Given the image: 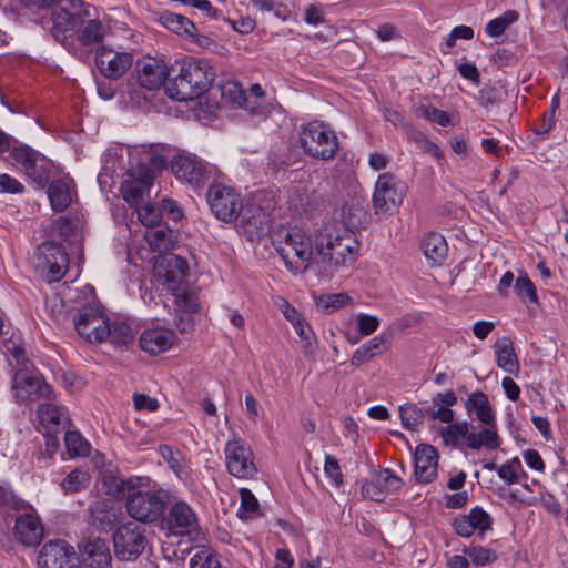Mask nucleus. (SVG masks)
I'll list each match as a JSON object with an SVG mask.
<instances>
[{"mask_svg": "<svg viewBox=\"0 0 568 568\" xmlns=\"http://www.w3.org/2000/svg\"><path fill=\"white\" fill-rule=\"evenodd\" d=\"M73 189V180L68 176L53 180L48 184L47 194L50 200L51 207L55 212H62L70 206L74 195Z\"/></svg>", "mask_w": 568, "mask_h": 568, "instance_id": "a878e982", "label": "nucleus"}, {"mask_svg": "<svg viewBox=\"0 0 568 568\" xmlns=\"http://www.w3.org/2000/svg\"><path fill=\"white\" fill-rule=\"evenodd\" d=\"M454 529L462 537H470L475 529L467 516H458L454 520Z\"/></svg>", "mask_w": 568, "mask_h": 568, "instance_id": "e2e57ef3", "label": "nucleus"}, {"mask_svg": "<svg viewBox=\"0 0 568 568\" xmlns=\"http://www.w3.org/2000/svg\"><path fill=\"white\" fill-rule=\"evenodd\" d=\"M405 185L394 174L386 172L378 175L373 194V207L377 215H388L403 202Z\"/></svg>", "mask_w": 568, "mask_h": 568, "instance_id": "423d86ee", "label": "nucleus"}, {"mask_svg": "<svg viewBox=\"0 0 568 568\" xmlns=\"http://www.w3.org/2000/svg\"><path fill=\"white\" fill-rule=\"evenodd\" d=\"M0 506L23 510L26 505L23 501L18 500L12 491L0 487Z\"/></svg>", "mask_w": 568, "mask_h": 568, "instance_id": "0e129e2a", "label": "nucleus"}, {"mask_svg": "<svg viewBox=\"0 0 568 568\" xmlns=\"http://www.w3.org/2000/svg\"><path fill=\"white\" fill-rule=\"evenodd\" d=\"M175 339L173 331L153 328L144 331L140 336V346L150 355H158L171 348Z\"/></svg>", "mask_w": 568, "mask_h": 568, "instance_id": "393cba45", "label": "nucleus"}, {"mask_svg": "<svg viewBox=\"0 0 568 568\" xmlns=\"http://www.w3.org/2000/svg\"><path fill=\"white\" fill-rule=\"evenodd\" d=\"M175 296L176 305L184 312L195 313L199 310V304L193 294L185 291L184 285L180 291L172 292Z\"/></svg>", "mask_w": 568, "mask_h": 568, "instance_id": "8fccbe9b", "label": "nucleus"}, {"mask_svg": "<svg viewBox=\"0 0 568 568\" xmlns=\"http://www.w3.org/2000/svg\"><path fill=\"white\" fill-rule=\"evenodd\" d=\"M172 171L178 179L194 187L204 185L211 178L213 168L192 154H179L172 160Z\"/></svg>", "mask_w": 568, "mask_h": 568, "instance_id": "2eb2a0df", "label": "nucleus"}, {"mask_svg": "<svg viewBox=\"0 0 568 568\" xmlns=\"http://www.w3.org/2000/svg\"><path fill=\"white\" fill-rule=\"evenodd\" d=\"M166 503L168 496L163 490H134L129 493L125 507L136 521L153 523L163 517Z\"/></svg>", "mask_w": 568, "mask_h": 568, "instance_id": "39448f33", "label": "nucleus"}, {"mask_svg": "<svg viewBox=\"0 0 568 568\" xmlns=\"http://www.w3.org/2000/svg\"><path fill=\"white\" fill-rule=\"evenodd\" d=\"M139 221L149 230L161 224L162 211L149 202L135 207Z\"/></svg>", "mask_w": 568, "mask_h": 568, "instance_id": "ea45409f", "label": "nucleus"}, {"mask_svg": "<svg viewBox=\"0 0 568 568\" xmlns=\"http://www.w3.org/2000/svg\"><path fill=\"white\" fill-rule=\"evenodd\" d=\"M295 332L301 339L305 357L314 359L317 349V342L311 326L305 322L302 325H298V327L295 328Z\"/></svg>", "mask_w": 568, "mask_h": 568, "instance_id": "79ce46f5", "label": "nucleus"}, {"mask_svg": "<svg viewBox=\"0 0 568 568\" xmlns=\"http://www.w3.org/2000/svg\"><path fill=\"white\" fill-rule=\"evenodd\" d=\"M160 22L170 31L194 38L196 27L195 24L186 17L173 13V12H163L160 17Z\"/></svg>", "mask_w": 568, "mask_h": 568, "instance_id": "72a5a7b5", "label": "nucleus"}, {"mask_svg": "<svg viewBox=\"0 0 568 568\" xmlns=\"http://www.w3.org/2000/svg\"><path fill=\"white\" fill-rule=\"evenodd\" d=\"M113 546L120 560H134L146 546L144 530L134 523H126L115 530Z\"/></svg>", "mask_w": 568, "mask_h": 568, "instance_id": "ddd939ff", "label": "nucleus"}, {"mask_svg": "<svg viewBox=\"0 0 568 568\" xmlns=\"http://www.w3.org/2000/svg\"><path fill=\"white\" fill-rule=\"evenodd\" d=\"M12 390L18 402L36 400L39 398L50 399L53 393L48 383L23 371L14 374Z\"/></svg>", "mask_w": 568, "mask_h": 568, "instance_id": "a211bd4d", "label": "nucleus"}, {"mask_svg": "<svg viewBox=\"0 0 568 568\" xmlns=\"http://www.w3.org/2000/svg\"><path fill=\"white\" fill-rule=\"evenodd\" d=\"M26 8L44 11L40 23L55 41L67 44L75 39L85 48L102 43L109 29L95 9L83 0H19Z\"/></svg>", "mask_w": 568, "mask_h": 568, "instance_id": "f257e3e1", "label": "nucleus"}, {"mask_svg": "<svg viewBox=\"0 0 568 568\" xmlns=\"http://www.w3.org/2000/svg\"><path fill=\"white\" fill-rule=\"evenodd\" d=\"M40 424L48 430L58 427L65 416V409L53 403H44L37 410Z\"/></svg>", "mask_w": 568, "mask_h": 568, "instance_id": "f704fd0d", "label": "nucleus"}, {"mask_svg": "<svg viewBox=\"0 0 568 568\" xmlns=\"http://www.w3.org/2000/svg\"><path fill=\"white\" fill-rule=\"evenodd\" d=\"M402 424L405 428L415 430L425 418L424 410L415 404H404L399 407Z\"/></svg>", "mask_w": 568, "mask_h": 568, "instance_id": "4c0bfd02", "label": "nucleus"}, {"mask_svg": "<svg viewBox=\"0 0 568 568\" xmlns=\"http://www.w3.org/2000/svg\"><path fill=\"white\" fill-rule=\"evenodd\" d=\"M478 99H479V102H480L481 105H484L485 108H488V106L495 104L498 101L499 94H498V91L495 88H493V87H484L479 91Z\"/></svg>", "mask_w": 568, "mask_h": 568, "instance_id": "774afa93", "label": "nucleus"}, {"mask_svg": "<svg viewBox=\"0 0 568 568\" xmlns=\"http://www.w3.org/2000/svg\"><path fill=\"white\" fill-rule=\"evenodd\" d=\"M144 239L155 252H168L174 247L175 234L165 224H160L145 231Z\"/></svg>", "mask_w": 568, "mask_h": 568, "instance_id": "c85d7f7f", "label": "nucleus"}, {"mask_svg": "<svg viewBox=\"0 0 568 568\" xmlns=\"http://www.w3.org/2000/svg\"><path fill=\"white\" fill-rule=\"evenodd\" d=\"M90 483V475L81 469H74L62 480L61 488L65 494L78 493Z\"/></svg>", "mask_w": 568, "mask_h": 568, "instance_id": "58836bf2", "label": "nucleus"}, {"mask_svg": "<svg viewBox=\"0 0 568 568\" xmlns=\"http://www.w3.org/2000/svg\"><path fill=\"white\" fill-rule=\"evenodd\" d=\"M37 267L47 282L60 281L69 266V256L65 250L54 241H45L37 251Z\"/></svg>", "mask_w": 568, "mask_h": 568, "instance_id": "1a4fd4ad", "label": "nucleus"}, {"mask_svg": "<svg viewBox=\"0 0 568 568\" xmlns=\"http://www.w3.org/2000/svg\"><path fill=\"white\" fill-rule=\"evenodd\" d=\"M417 114L442 126H447L450 124L449 115L445 111L432 105H420L417 109Z\"/></svg>", "mask_w": 568, "mask_h": 568, "instance_id": "de8ad7c7", "label": "nucleus"}, {"mask_svg": "<svg viewBox=\"0 0 568 568\" xmlns=\"http://www.w3.org/2000/svg\"><path fill=\"white\" fill-rule=\"evenodd\" d=\"M190 568H220V562L207 550H200L191 558Z\"/></svg>", "mask_w": 568, "mask_h": 568, "instance_id": "864d4df0", "label": "nucleus"}, {"mask_svg": "<svg viewBox=\"0 0 568 568\" xmlns=\"http://www.w3.org/2000/svg\"><path fill=\"white\" fill-rule=\"evenodd\" d=\"M468 413H475L478 420L485 425L496 424L495 414L489 404L488 397L483 392L471 393L465 402Z\"/></svg>", "mask_w": 568, "mask_h": 568, "instance_id": "7c9ffc66", "label": "nucleus"}, {"mask_svg": "<svg viewBox=\"0 0 568 568\" xmlns=\"http://www.w3.org/2000/svg\"><path fill=\"white\" fill-rule=\"evenodd\" d=\"M64 444L71 457L87 456L90 453L89 443L77 430L65 433Z\"/></svg>", "mask_w": 568, "mask_h": 568, "instance_id": "e433bc0d", "label": "nucleus"}, {"mask_svg": "<svg viewBox=\"0 0 568 568\" xmlns=\"http://www.w3.org/2000/svg\"><path fill=\"white\" fill-rule=\"evenodd\" d=\"M518 17L516 11H506L503 16L490 20L486 24L485 31L490 37H499L508 26L518 20Z\"/></svg>", "mask_w": 568, "mask_h": 568, "instance_id": "37998d69", "label": "nucleus"}, {"mask_svg": "<svg viewBox=\"0 0 568 568\" xmlns=\"http://www.w3.org/2000/svg\"><path fill=\"white\" fill-rule=\"evenodd\" d=\"M12 160L20 164L24 174L39 187L44 189L51 178L53 163L40 152L28 145L14 146L10 153Z\"/></svg>", "mask_w": 568, "mask_h": 568, "instance_id": "0eeeda50", "label": "nucleus"}, {"mask_svg": "<svg viewBox=\"0 0 568 568\" xmlns=\"http://www.w3.org/2000/svg\"><path fill=\"white\" fill-rule=\"evenodd\" d=\"M300 143L305 154L322 161L334 159L339 148L334 130L321 121H312L302 126Z\"/></svg>", "mask_w": 568, "mask_h": 568, "instance_id": "7ed1b4c3", "label": "nucleus"}, {"mask_svg": "<svg viewBox=\"0 0 568 568\" xmlns=\"http://www.w3.org/2000/svg\"><path fill=\"white\" fill-rule=\"evenodd\" d=\"M458 71L460 75L474 84L478 85L480 83V74L478 69L473 63H462L458 65Z\"/></svg>", "mask_w": 568, "mask_h": 568, "instance_id": "338daca9", "label": "nucleus"}, {"mask_svg": "<svg viewBox=\"0 0 568 568\" xmlns=\"http://www.w3.org/2000/svg\"><path fill=\"white\" fill-rule=\"evenodd\" d=\"M23 185L14 178L9 174H0V192L3 193H21L23 192Z\"/></svg>", "mask_w": 568, "mask_h": 568, "instance_id": "13d9d810", "label": "nucleus"}, {"mask_svg": "<svg viewBox=\"0 0 568 568\" xmlns=\"http://www.w3.org/2000/svg\"><path fill=\"white\" fill-rule=\"evenodd\" d=\"M74 549L65 541H49L38 555L39 568H80Z\"/></svg>", "mask_w": 568, "mask_h": 568, "instance_id": "f3484780", "label": "nucleus"}, {"mask_svg": "<svg viewBox=\"0 0 568 568\" xmlns=\"http://www.w3.org/2000/svg\"><path fill=\"white\" fill-rule=\"evenodd\" d=\"M499 446L500 438L496 424L486 425L479 433H470L467 436V447L470 449L486 448L487 450H495Z\"/></svg>", "mask_w": 568, "mask_h": 568, "instance_id": "2f4dec72", "label": "nucleus"}, {"mask_svg": "<svg viewBox=\"0 0 568 568\" xmlns=\"http://www.w3.org/2000/svg\"><path fill=\"white\" fill-rule=\"evenodd\" d=\"M515 291L520 298H528L537 303V294L534 283L527 276H519L515 283Z\"/></svg>", "mask_w": 568, "mask_h": 568, "instance_id": "3c124183", "label": "nucleus"}, {"mask_svg": "<svg viewBox=\"0 0 568 568\" xmlns=\"http://www.w3.org/2000/svg\"><path fill=\"white\" fill-rule=\"evenodd\" d=\"M206 199L214 216L226 223L235 221L243 209L241 195L223 184H212Z\"/></svg>", "mask_w": 568, "mask_h": 568, "instance_id": "6e6552de", "label": "nucleus"}, {"mask_svg": "<svg viewBox=\"0 0 568 568\" xmlns=\"http://www.w3.org/2000/svg\"><path fill=\"white\" fill-rule=\"evenodd\" d=\"M133 55L126 51H116L101 45L95 52V64L103 77L110 80L121 78L131 68Z\"/></svg>", "mask_w": 568, "mask_h": 568, "instance_id": "dca6fc26", "label": "nucleus"}, {"mask_svg": "<svg viewBox=\"0 0 568 568\" xmlns=\"http://www.w3.org/2000/svg\"><path fill=\"white\" fill-rule=\"evenodd\" d=\"M497 365L509 374L519 371L518 359L513 346V342L508 337L498 339L495 344Z\"/></svg>", "mask_w": 568, "mask_h": 568, "instance_id": "473e14b6", "label": "nucleus"}, {"mask_svg": "<svg viewBox=\"0 0 568 568\" xmlns=\"http://www.w3.org/2000/svg\"><path fill=\"white\" fill-rule=\"evenodd\" d=\"M169 75V68L163 60L146 57L138 62V81L148 90L159 89Z\"/></svg>", "mask_w": 568, "mask_h": 568, "instance_id": "412c9836", "label": "nucleus"}, {"mask_svg": "<svg viewBox=\"0 0 568 568\" xmlns=\"http://www.w3.org/2000/svg\"><path fill=\"white\" fill-rule=\"evenodd\" d=\"M108 328L110 329L108 337L113 344L125 345L133 339L132 329L125 323H114L111 325L108 321Z\"/></svg>", "mask_w": 568, "mask_h": 568, "instance_id": "c03bdc74", "label": "nucleus"}, {"mask_svg": "<svg viewBox=\"0 0 568 568\" xmlns=\"http://www.w3.org/2000/svg\"><path fill=\"white\" fill-rule=\"evenodd\" d=\"M108 317L93 307H83L74 315L77 332L88 342L101 343L108 338Z\"/></svg>", "mask_w": 568, "mask_h": 568, "instance_id": "4468645a", "label": "nucleus"}, {"mask_svg": "<svg viewBox=\"0 0 568 568\" xmlns=\"http://www.w3.org/2000/svg\"><path fill=\"white\" fill-rule=\"evenodd\" d=\"M185 6H190L196 8L203 12H205L209 17L214 19H219L221 12L217 9H214L207 0H176Z\"/></svg>", "mask_w": 568, "mask_h": 568, "instance_id": "bf43d9fd", "label": "nucleus"}, {"mask_svg": "<svg viewBox=\"0 0 568 568\" xmlns=\"http://www.w3.org/2000/svg\"><path fill=\"white\" fill-rule=\"evenodd\" d=\"M342 229L347 227L343 222L337 221L328 222L322 226L315 241L316 258H332V252H328L329 245H336L338 242H342V239L346 237V234L341 232Z\"/></svg>", "mask_w": 568, "mask_h": 568, "instance_id": "5701e85b", "label": "nucleus"}, {"mask_svg": "<svg viewBox=\"0 0 568 568\" xmlns=\"http://www.w3.org/2000/svg\"><path fill=\"white\" fill-rule=\"evenodd\" d=\"M274 245L290 272L297 274L307 270L313 252L310 237L301 230H287L283 239L274 241Z\"/></svg>", "mask_w": 568, "mask_h": 568, "instance_id": "20e7f679", "label": "nucleus"}, {"mask_svg": "<svg viewBox=\"0 0 568 568\" xmlns=\"http://www.w3.org/2000/svg\"><path fill=\"white\" fill-rule=\"evenodd\" d=\"M24 509L26 511L16 518L14 536L26 546H38L43 539V526L33 508L24 506Z\"/></svg>", "mask_w": 568, "mask_h": 568, "instance_id": "aec40b11", "label": "nucleus"}, {"mask_svg": "<svg viewBox=\"0 0 568 568\" xmlns=\"http://www.w3.org/2000/svg\"><path fill=\"white\" fill-rule=\"evenodd\" d=\"M523 468H521V463L520 460L516 457L514 459H511L510 462L501 465L497 471H498V476L507 484V485H513V484H516L518 483V474L519 471H521Z\"/></svg>", "mask_w": 568, "mask_h": 568, "instance_id": "a18cd8bd", "label": "nucleus"}, {"mask_svg": "<svg viewBox=\"0 0 568 568\" xmlns=\"http://www.w3.org/2000/svg\"><path fill=\"white\" fill-rule=\"evenodd\" d=\"M134 407L138 410L154 412L159 407V403L155 398L144 394H135L133 396Z\"/></svg>", "mask_w": 568, "mask_h": 568, "instance_id": "680f3d73", "label": "nucleus"}, {"mask_svg": "<svg viewBox=\"0 0 568 568\" xmlns=\"http://www.w3.org/2000/svg\"><path fill=\"white\" fill-rule=\"evenodd\" d=\"M449 425L440 429V436L443 442L447 446L456 447L462 438L467 442L469 433V425L467 422L464 423H448Z\"/></svg>", "mask_w": 568, "mask_h": 568, "instance_id": "c9c22d12", "label": "nucleus"}, {"mask_svg": "<svg viewBox=\"0 0 568 568\" xmlns=\"http://www.w3.org/2000/svg\"><path fill=\"white\" fill-rule=\"evenodd\" d=\"M357 328L362 336H368L377 331L379 320L376 316L359 313L356 316Z\"/></svg>", "mask_w": 568, "mask_h": 568, "instance_id": "6e6d98bb", "label": "nucleus"}, {"mask_svg": "<svg viewBox=\"0 0 568 568\" xmlns=\"http://www.w3.org/2000/svg\"><path fill=\"white\" fill-rule=\"evenodd\" d=\"M224 454L226 469L233 477L250 479L256 474L253 452L242 438L235 436L227 440Z\"/></svg>", "mask_w": 568, "mask_h": 568, "instance_id": "9d476101", "label": "nucleus"}, {"mask_svg": "<svg viewBox=\"0 0 568 568\" xmlns=\"http://www.w3.org/2000/svg\"><path fill=\"white\" fill-rule=\"evenodd\" d=\"M376 484L383 486L387 491H398L402 488V480L393 475L389 469H384L376 478Z\"/></svg>", "mask_w": 568, "mask_h": 568, "instance_id": "4d7b16f0", "label": "nucleus"}, {"mask_svg": "<svg viewBox=\"0 0 568 568\" xmlns=\"http://www.w3.org/2000/svg\"><path fill=\"white\" fill-rule=\"evenodd\" d=\"M422 250L432 265H440L447 256L448 245L438 233H428L422 240Z\"/></svg>", "mask_w": 568, "mask_h": 568, "instance_id": "cd10ccee", "label": "nucleus"}, {"mask_svg": "<svg viewBox=\"0 0 568 568\" xmlns=\"http://www.w3.org/2000/svg\"><path fill=\"white\" fill-rule=\"evenodd\" d=\"M392 335L387 333H383L378 336L373 337L368 342L364 343L368 352L372 354L373 358L377 355H381L387 352L390 347Z\"/></svg>", "mask_w": 568, "mask_h": 568, "instance_id": "09e8293b", "label": "nucleus"}, {"mask_svg": "<svg viewBox=\"0 0 568 568\" xmlns=\"http://www.w3.org/2000/svg\"><path fill=\"white\" fill-rule=\"evenodd\" d=\"M178 73L166 87L170 98L190 101L201 97L212 85L214 72L206 61L185 58L176 61Z\"/></svg>", "mask_w": 568, "mask_h": 568, "instance_id": "f03ea898", "label": "nucleus"}, {"mask_svg": "<svg viewBox=\"0 0 568 568\" xmlns=\"http://www.w3.org/2000/svg\"><path fill=\"white\" fill-rule=\"evenodd\" d=\"M324 307L328 311H335L351 303V297L345 293L331 294L323 298Z\"/></svg>", "mask_w": 568, "mask_h": 568, "instance_id": "052dcab7", "label": "nucleus"}, {"mask_svg": "<svg viewBox=\"0 0 568 568\" xmlns=\"http://www.w3.org/2000/svg\"><path fill=\"white\" fill-rule=\"evenodd\" d=\"M169 525L179 535L191 534L197 527V517L186 503L178 501L170 508Z\"/></svg>", "mask_w": 568, "mask_h": 568, "instance_id": "b1692460", "label": "nucleus"}, {"mask_svg": "<svg viewBox=\"0 0 568 568\" xmlns=\"http://www.w3.org/2000/svg\"><path fill=\"white\" fill-rule=\"evenodd\" d=\"M58 234L64 240L69 241L74 234V225L68 217H60L55 222Z\"/></svg>", "mask_w": 568, "mask_h": 568, "instance_id": "69168bd1", "label": "nucleus"}, {"mask_svg": "<svg viewBox=\"0 0 568 568\" xmlns=\"http://www.w3.org/2000/svg\"><path fill=\"white\" fill-rule=\"evenodd\" d=\"M240 499L241 505L237 511L240 518H254L258 515V500L248 488L240 489Z\"/></svg>", "mask_w": 568, "mask_h": 568, "instance_id": "a19ab883", "label": "nucleus"}, {"mask_svg": "<svg viewBox=\"0 0 568 568\" xmlns=\"http://www.w3.org/2000/svg\"><path fill=\"white\" fill-rule=\"evenodd\" d=\"M89 523L101 531L111 530L119 520V513L106 501L99 500L89 508Z\"/></svg>", "mask_w": 568, "mask_h": 568, "instance_id": "bb28decb", "label": "nucleus"}, {"mask_svg": "<svg viewBox=\"0 0 568 568\" xmlns=\"http://www.w3.org/2000/svg\"><path fill=\"white\" fill-rule=\"evenodd\" d=\"M465 554L477 566H485L497 559V556L493 550L480 546L469 547L465 550Z\"/></svg>", "mask_w": 568, "mask_h": 568, "instance_id": "49530a36", "label": "nucleus"}, {"mask_svg": "<svg viewBox=\"0 0 568 568\" xmlns=\"http://www.w3.org/2000/svg\"><path fill=\"white\" fill-rule=\"evenodd\" d=\"M341 232L346 234L336 245L329 246L328 252H332L331 260L317 258V263L322 264L326 271L331 273L337 272L343 267H348L355 261L357 251V241L354 233L348 229H342Z\"/></svg>", "mask_w": 568, "mask_h": 568, "instance_id": "6ab92c4d", "label": "nucleus"}, {"mask_svg": "<svg viewBox=\"0 0 568 568\" xmlns=\"http://www.w3.org/2000/svg\"><path fill=\"white\" fill-rule=\"evenodd\" d=\"M324 471L335 486L343 484V474L338 460L332 455H325Z\"/></svg>", "mask_w": 568, "mask_h": 568, "instance_id": "603ef678", "label": "nucleus"}, {"mask_svg": "<svg viewBox=\"0 0 568 568\" xmlns=\"http://www.w3.org/2000/svg\"><path fill=\"white\" fill-rule=\"evenodd\" d=\"M222 98L232 102L237 106H243L251 114H262L263 110L257 105L256 101H252L251 98L246 97L245 91L237 82H227L221 88Z\"/></svg>", "mask_w": 568, "mask_h": 568, "instance_id": "c756f323", "label": "nucleus"}, {"mask_svg": "<svg viewBox=\"0 0 568 568\" xmlns=\"http://www.w3.org/2000/svg\"><path fill=\"white\" fill-rule=\"evenodd\" d=\"M189 272L187 261L175 254H168L155 260L153 276L158 283L171 292L180 291L185 284Z\"/></svg>", "mask_w": 568, "mask_h": 568, "instance_id": "9b49d317", "label": "nucleus"}, {"mask_svg": "<svg viewBox=\"0 0 568 568\" xmlns=\"http://www.w3.org/2000/svg\"><path fill=\"white\" fill-rule=\"evenodd\" d=\"M154 171L146 164H138L129 173V179L121 184L120 191L123 200L132 207L145 203L150 187L153 185Z\"/></svg>", "mask_w": 568, "mask_h": 568, "instance_id": "f8f14e48", "label": "nucleus"}, {"mask_svg": "<svg viewBox=\"0 0 568 568\" xmlns=\"http://www.w3.org/2000/svg\"><path fill=\"white\" fill-rule=\"evenodd\" d=\"M466 516L470 524H473L475 530L486 531L491 528L490 516L479 507L471 509Z\"/></svg>", "mask_w": 568, "mask_h": 568, "instance_id": "5fc2aeb1", "label": "nucleus"}, {"mask_svg": "<svg viewBox=\"0 0 568 568\" xmlns=\"http://www.w3.org/2000/svg\"><path fill=\"white\" fill-rule=\"evenodd\" d=\"M438 454L428 444H420L415 450V477L419 483H430L437 476Z\"/></svg>", "mask_w": 568, "mask_h": 568, "instance_id": "4be33fe9", "label": "nucleus"}]
</instances>
